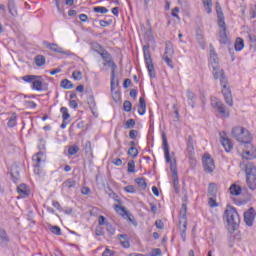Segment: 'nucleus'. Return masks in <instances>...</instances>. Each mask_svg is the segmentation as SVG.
<instances>
[{
    "label": "nucleus",
    "instance_id": "47",
    "mask_svg": "<svg viewBox=\"0 0 256 256\" xmlns=\"http://www.w3.org/2000/svg\"><path fill=\"white\" fill-rule=\"evenodd\" d=\"M123 109L126 111V113H130L131 109H133V104H131V101L126 100L123 103Z\"/></svg>",
    "mask_w": 256,
    "mask_h": 256
},
{
    "label": "nucleus",
    "instance_id": "8",
    "mask_svg": "<svg viewBox=\"0 0 256 256\" xmlns=\"http://www.w3.org/2000/svg\"><path fill=\"white\" fill-rule=\"evenodd\" d=\"M211 105L213 109H216V111L221 115V117L227 118L229 117V110L225 107V104L217 98L211 99Z\"/></svg>",
    "mask_w": 256,
    "mask_h": 256
},
{
    "label": "nucleus",
    "instance_id": "36",
    "mask_svg": "<svg viewBox=\"0 0 256 256\" xmlns=\"http://www.w3.org/2000/svg\"><path fill=\"white\" fill-rule=\"evenodd\" d=\"M35 65L36 67H43V65H45V56L37 55L35 57Z\"/></svg>",
    "mask_w": 256,
    "mask_h": 256
},
{
    "label": "nucleus",
    "instance_id": "33",
    "mask_svg": "<svg viewBox=\"0 0 256 256\" xmlns=\"http://www.w3.org/2000/svg\"><path fill=\"white\" fill-rule=\"evenodd\" d=\"M60 87H62V89H73L74 85H73V83L70 80L63 79L60 82Z\"/></svg>",
    "mask_w": 256,
    "mask_h": 256
},
{
    "label": "nucleus",
    "instance_id": "64",
    "mask_svg": "<svg viewBox=\"0 0 256 256\" xmlns=\"http://www.w3.org/2000/svg\"><path fill=\"white\" fill-rule=\"evenodd\" d=\"M102 256H113V251L110 249L106 248L104 252L102 253Z\"/></svg>",
    "mask_w": 256,
    "mask_h": 256
},
{
    "label": "nucleus",
    "instance_id": "51",
    "mask_svg": "<svg viewBox=\"0 0 256 256\" xmlns=\"http://www.w3.org/2000/svg\"><path fill=\"white\" fill-rule=\"evenodd\" d=\"M135 127V120L128 119L125 123V129H133Z\"/></svg>",
    "mask_w": 256,
    "mask_h": 256
},
{
    "label": "nucleus",
    "instance_id": "55",
    "mask_svg": "<svg viewBox=\"0 0 256 256\" xmlns=\"http://www.w3.org/2000/svg\"><path fill=\"white\" fill-rule=\"evenodd\" d=\"M107 223H109V222H107V218H105V216L98 217V225L100 227H103V225H107Z\"/></svg>",
    "mask_w": 256,
    "mask_h": 256
},
{
    "label": "nucleus",
    "instance_id": "17",
    "mask_svg": "<svg viewBox=\"0 0 256 256\" xmlns=\"http://www.w3.org/2000/svg\"><path fill=\"white\" fill-rule=\"evenodd\" d=\"M114 209H115L116 213H118L122 217H127L129 219V221H131V214L125 209V207H123L119 204H116L114 206Z\"/></svg>",
    "mask_w": 256,
    "mask_h": 256
},
{
    "label": "nucleus",
    "instance_id": "42",
    "mask_svg": "<svg viewBox=\"0 0 256 256\" xmlns=\"http://www.w3.org/2000/svg\"><path fill=\"white\" fill-rule=\"evenodd\" d=\"M220 42L227 43V28H224L219 33Z\"/></svg>",
    "mask_w": 256,
    "mask_h": 256
},
{
    "label": "nucleus",
    "instance_id": "45",
    "mask_svg": "<svg viewBox=\"0 0 256 256\" xmlns=\"http://www.w3.org/2000/svg\"><path fill=\"white\" fill-rule=\"evenodd\" d=\"M100 56L102 57V59L107 63L108 61H110L111 59V53H109L107 50H103L100 53Z\"/></svg>",
    "mask_w": 256,
    "mask_h": 256
},
{
    "label": "nucleus",
    "instance_id": "52",
    "mask_svg": "<svg viewBox=\"0 0 256 256\" xmlns=\"http://www.w3.org/2000/svg\"><path fill=\"white\" fill-rule=\"evenodd\" d=\"M128 173H135V161L131 160L128 162Z\"/></svg>",
    "mask_w": 256,
    "mask_h": 256
},
{
    "label": "nucleus",
    "instance_id": "37",
    "mask_svg": "<svg viewBox=\"0 0 256 256\" xmlns=\"http://www.w3.org/2000/svg\"><path fill=\"white\" fill-rule=\"evenodd\" d=\"M202 3L204 5V9L207 11V13H211L213 9V2L212 0H202Z\"/></svg>",
    "mask_w": 256,
    "mask_h": 256
},
{
    "label": "nucleus",
    "instance_id": "12",
    "mask_svg": "<svg viewBox=\"0 0 256 256\" xmlns=\"http://www.w3.org/2000/svg\"><path fill=\"white\" fill-rule=\"evenodd\" d=\"M210 63L213 69H217L219 66V57L217 56V52H215V48L210 44Z\"/></svg>",
    "mask_w": 256,
    "mask_h": 256
},
{
    "label": "nucleus",
    "instance_id": "46",
    "mask_svg": "<svg viewBox=\"0 0 256 256\" xmlns=\"http://www.w3.org/2000/svg\"><path fill=\"white\" fill-rule=\"evenodd\" d=\"M128 155H130V157H132L133 159H135V157H137V155H139V150H137L135 148V146H132L129 148L128 150Z\"/></svg>",
    "mask_w": 256,
    "mask_h": 256
},
{
    "label": "nucleus",
    "instance_id": "31",
    "mask_svg": "<svg viewBox=\"0 0 256 256\" xmlns=\"http://www.w3.org/2000/svg\"><path fill=\"white\" fill-rule=\"evenodd\" d=\"M186 95L188 97V104L193 108H195V93L191 92V90H187Z\"/></svg>",
    "mask_w": 256,
    "mask_h": 256
},
{
    "label": "nucleus",
    "instance_id": "60",
    "mask_svg": "<svg viewBox=\"0 0 256 256\" xmlns=\"http://www.w3.org/2000/svg\"><path fill=\"white\" fill-rule=\"evenodd\" d=\"M0 239H2V241H7V232L3 229H0Z\"/></svg>",
    "mask_w": 256,
    "mask_h": 256
},
{
    "label": "nucleus",
    "instance_id": "44",
    "mask_svg": "<svg viewBox=\"0 0 256 256\" xmlns=\"http://www.w3.org/2000/svg\"><path fill=\"white\" fill-rule=\"evenodd\" d=\"M94 13H102L105 15V13H109V9L103 7V6H97L93 8Z\"/></svg>",
    "mask_w": 256,
    "mask_h": 256
},
{
    "label": "nucleus",
    "instance_id": "10",
    "mask_svg": "<svg viewBox=\"0 0 256 256\" xmlns=\"http://www.w3.org/2000/svg\"><path fill=\"white\" fill-rule=\"evenodd\" d=\"M202 165L206 173H213V171H215V162L213 161V158H211V154H204Z\"/></svg>",
    "mask_w": 256,
    "mask_h": 256
},
{
    "label": "nucleus",
    "instance_id": "61",
    "mask_svg": "<svg viewBox=\"0 0 256 256\" xmlns=\"http://www.w3.org/2000/svg\"><path fill=\"white\" fill-rule=\"evenodd\" d=\"M138 132L137 130H130L129 137L130 139H137Z\"/></svg>",
    "mask_w": 256,
    "mask_h": 256
},
{
    "label": "nucleus",
    "instance_id": "3",
    "mask_svg": "<svg viewBox=\"0 0 256 256\" xmlns=\"http://www.w3.org/2000/svg\"><path fill=\"white\" fill-rule=\"evenodd\" d=\"M232 137H234V139L238 140L240 143H245L246 147H253L251 142H249L251 139L249 131L241 126H236L232 129Z\"/></svg>",
    "mask_w": 256,
    "mask_h": 256
},
{
    "label": "nucleus",
    "instance_id": "58",
    "mask_svg": "<svg viewBox=\"0 0 256 256\" xmlns=\"http://www.w3.org/2000/svg\"><path fill=\"white\" fill-rule=\"evenodd\" d=\"M161 255V249L159 248H154L152 249V251L150 252L149 256H159Z\"/></svg>",
    "mask_w": 256,
    "mask_h": 256
},
{
    "label": "nucleus",
    "instance_id": "62",
    "mask_svg": "<svg viewBox=\"0 0 256 256\" xmlns=\"http://www.w3.org/2000/svg\"><path fill=\"white\" fill-rule=\"evenodd\" d=\"M155 226L157 227V229H163L165 227V224H163V221L161 220H156Z\"/></svg>",
    "mask_w": 256,
    "mask_h": 256
},
{
    "label": "nucleus",
    "instance_id": "27",
    "mask_svg": "<svg viewBox=\"0 0 256 256\" xmlns=\"http://www.w3.org/2000/svg\"><path fill=\"white\" fill-rule=\"evenodd\" d=\"M62 187L63 189H73L77 187V182H75L73 179H67L62 183Z\"/></svg>",
    "mask_w": 256,
    "mask_h": 256
},
{
    "label": "nucleus",
    "instance_id": "57",
    "mask_svg": "<svg viewBox=\"0 0 256 256\" xmlns=\"http://www.w3.org/2000/svg\"><path fill=\"white\" fill-rule=\"evenodd\" d=\"M72 77L75 81H81L82 76H81V71H74L72 73Z\"/></svg>",
    "mask_w": 256,
    "mask_h": 256
},
{
    "label": "nucleus",
    "instance_id": "63",
    "mask_svg": "<svg viewBox=\"0 0 256 256\" xmlns=\"http://www.w3.org/2000/svg\"><path fill=\"white\" fill-rule=\"evenodd\" d=\"M177 13H179V7H175L172 10V17H176V19H179V15Z\"/></svg>",
    "mask_w": 256,
    "mask_h": 256
},
{
    "label": "nucleus",
    "instance_id": "29",
    "mask_svg": "<svg viewBox=\"0 0 256 256\" xmlns=\"http://www.w3.org/2000/svg\"><path fill=\"white\" fill-rule=\"evenodd\" d=\"M242 191H243V189L241 188V186H239L237 184H232L230 186L231 195L239 196L242 193Z\"/></svg>",
    "mask_w": 256,
    "mask_h": 256
},
{
    "label": "nucleus",
    "instance_id": "28",
    "mask_svg": "<svg viewBox=\"0 0 256 256\" xmlns=\"http://www.w3.org/2000/svg\"><path fill=\"white\" fill-rule=\"evenodd\" d=\"M208 197H217V184L210 183L208 185Z\"/></svg>",
    "mask_w": 256,
    "mask_h": 256
},
{
    "label": "nucleus",
    "instance_id": "38",
    "mask_svg": "<svg viewBox=\"0 0 256 256\" xmlns=\"http://www.w3.org/2000/svg\"><path fill=\"white\" fill-rule=\"evenodd\" d=\"M23 81H25L26 83H32L33 81H35V79H41V76H37V75H26L22 77Z\"/></svg>",
    "mask_w": 256,
    "mask_h": 256
},
{
    "label": "nucleus",
    "instance_id": "6",
    "mask_svg": "<svg viewBox=\"0 0 256 256\" xmlns=\"http://www.w3.org/2000/svg\"><path fill=\"white\" fill-rule=\"evenodd\" d=\"M222 87V95L224 97V101L226 105L229 107H233V95L231 94V88L229 87V81L227 78H222V82H220Z\"/></svg>",
    "mask_w": 256,
    "mask_h": 256
},
{
    "label": "nucleus",
    "instance_id": "34",
    "mask_svg": "<svg viewBox=\"0 0 256 256\" xmlns=\"http://www.w3.org/2000/svg\"><path fill=\"white\" fill-rule=\"evenodd\" d=\"M91 49H93V51H95L96 53H98V55H101L102 51L105 49L103 48V46H101V44L97 43V42H92L91 43Z\"/></svg>",
    "mask_w": 256,
    "mask_h": 256
},
{
    "label": "nucleus",
    "instance_id": "49",
    "mask_svg": "<svg viewBox=\"0 0 256 256\" xmlns=\"http://www.w3.org/2000/svg\"><path fill=\"white\" fill-rule=\"evenodd\" d=\"M217 197H213V196H210V198L208 199V205L209 207H218L219 204H217Z\"/></svg>",
    "mask_w": 256,
    "mask_h": 256
},
{
    "label": "nucleus",
    "instance_id": "18",
    "mask_svg": "<svg viewBox=\"0 0 256 256\" xmlns=\"http://www.w3.org/2000/svg\"><path fill=\"white\" fill-rule=\"evenodd\" d=\"M118 239L120 241V245H122L124 249H129V247H131L129 236H127V234H119Z\"/></svg>",
    "mask_w": 256,
    "mask_h": 256
},
{
    "label": "nucleus",
    "instance_id": "39",
    "mask_svg": "<svg viewBox=\"0 0 256 256\" xmlns=\"http://www.w3.org/2000/svg\"><path fill=\"white\" fill-rule=\"evenodd\" d=\"M60 112L62 113L63 121H67L71 117V114H69V110L67 109V107H61Z\"/></svg>",
    "mask_w": 256,
    "mask_h": 256
},
{
    "label": "nucleus",
    "instance_id": "30",
    "mask_svg": "<svg viewBox=\"0 0 256 256\" xmlns=\"http://www.w3.org/2000/svg\"><path fill=\"white\" fill-rule=\"evenodd\" d=\"M8 9H9V13L12 15V17H17L18 13H17V7L15 6V2L9 1Z\"/></svg>",
    "mask_w": 256,
    "mask_h": 256
},
{
    "label": "nucleus",
    "instance_id": "14",
    "mask_svg": "<svg viewBox=\"0 0 256 256\" xmlns=\"http://www.w3.org/2000/svg\"><path fill=\"white\" fill-rule=\"evenodd\" d=\"M43 44L45 45L46 49H50V51H54V53H61L64 55L65 51H63V48L59 47L56 43H49L47 41H44Z\"/></svg>",
    "mask_w": 256,
    "mask_h": 256
},
{
    "label": "nucleus",
    "instance_id": "1",
    "mask_svg": "<svg viewBox=\"0 0 256 256\" xmlns=\"http://www.w3.org/2000/svg\"><path fill=\"white\" fill-rule=\"evenodd\" d=\"M162 143L164 147V155L166 163H170V171L172 172L173 187L175 193H179V176L177 175V164L171 162V155L169 154V144L167 143V136L162 133Z\"/></svg>",
    "mask_w": 256,
    "mask_h": 256
},
{
    "label": "nucleus",
    "instance_id": "5",
    "mask_svg": "<svg viewBox=\"0 0 256 256\" xmlns=\"http://www.w3.org/2000/svg\"><path fill=\"white\" fill-rule=\"evenodd\" d=\"M150 46L146 44L143 46L144 61L148 69V73L151 79H155L157 74L155 73V66L153 65V59L151 58Z\"/></svg>",
    "mask_w": 256,
    "mask_h": 256
},
{
    "label": "nucleus",
    "instance_id": "41",
    "mask_svg": "<svg viewBox=\"0 0 256 256\" xmlns=\"http://www.w3.org/2000/svg\"><path fill=\"white\" fill-rule=\"evenodd\" d=\"M17 125V113H13L8 120V127H15Z\"/></svg>",
    "mask_w": 256,
    "mask_h": 256
},
{
    "label": "nucleus",
    "instance_id": "9",
    "mask_svg": "<svg viewBox=\"0 0 256 256\" xmlns=\"http://www.w3.org/2000/svg\"><path fill=\"white\" fill-rule=\"evenodd\" d=\"M108 65V67H111L112 71H111V92L113 93V91H115V89H117V87L119 86V80L115 79V69H117V64H115V62H113L112 59L108 60L106 63H104V66Z\"/></svg>",
    "mask_w": 256,
    "mask_h": 256
},
{
    "label": "nucleus",
    "instance_id": "13",
    "mask_svg": "<svg viewBox=\"0 0 256 256\" xmlns=\"http://www.w3.org/2000/svg\"><path fill=\"white\" fill-rule=\"evenodd\" d=\"M17 193L20 195L22 199H25V197H29V193H31V190L28 186H26V184H20L17 187Z\"/></svg>",
    "mask_w": 256,
    "mask_h": 256
},
{
    "label": "nucleus",
    "instance_id": "32",
    "mask_svg": "<svg viewBox=\"0 0 256 256\" xmlns=\"http://www.w3.org/2000/svg\"><path fill=\"white\" fill-rule=\"evenodd\" d=\"M234 47L235 51H243V48L245 47V42L242 38H237Z\"/></svg>",
    "mask_w": 256,
    "mask_h": 256
},
{
    "label": "nucleus",
    "instance_id": "50",
    "mask_svg": "<svg viewBox=\"0 0 256 256\" xmlns=\"http://www.w3.org/2000/svg\"><path fill=\"white\" fill-rule=\"evenodd\" d=\"M50 231L54 235H61V228L59 226H50Z\"/></svg>",
    "mask_w": 256,
    "mask_h": 256
},
{
    "label": "nucleus",
    "instance_id": "24",
    "mask_svg": "<svg viewBox=\"0 0 256 256\" xmlns=\"http://www.w3.org/2000/svg\"><path fill=\"white\" fill-rule=\"evenodd\" d=\"M180 235L182 241H187V222H181L180 224Z\"/></svg>",
    "mask_w": 256,
    "mask_h": 256
},
{
    "label": "nucleus",
    "instance_id": "16",
    "mask_svg": "<svg viewBox=\"0 0 256 256\" xmlns=\"http://www.w3.org/2000/svg\"><path fill=\"white\" fill-rule=\"evenodd\" d=\"M221 144L227 153L233 151V143L229 138H226L221 134Z\"/></svg>",
    "mask_w": 256,
    "mask_h": 256
},
{
    "label": "nucleus",
    "instance_id": "2",
    "mask_svg": "<svg viewBox=\"0 0 256 256\" xmlns=\"http://www.w3.org/2000/svg\"><path fill=\"white\" fill-rule=\"evenodd\" d=\"M224 216L226 217V221L229 227H231L233 231H235L241 223V217H239L237 209H235V207L233 206H227L224 212Z\"/></svg>",
    "mask_w": 256,
    "mask_h": 256
},
{
    "label": "nucleus",
    "instance_id": "7",
    "mask_svg": "<svg viewBox=\"0 0 256 256\" xmlns=\"http://www.w3.org/2000/svg\"><path fill=\"white\" fill-rule=\"evenodd\" d=\"M175 55V50H173V45L171 43H166L165 52L162 56L163 61L166 62L170 69H174L173 56Z\"/></svg>",
    "mask_w": 256,
    "mask_h": 256
},
{
    "label": "nucleus",
    "instance_id": "53",
    "mask_svg": "<svg viewBox=\"0 0 256 256\" xmlns=\"http://www.w3.org/2000/svg\"><path fill=\"white\" fill-rule=\"evenodd\" d=\"M106 231H108L109 235H115V228L111 223H106Z\"/></svg>",
    "mask_w": 256,
    "mask_h": 256
},
{
    "label": "nucleus",
    "instance_id": "11",
    "mask_svg": "<svg viewBox=\"0 0 256 256\" xmlns=\"http://www.w3.org/2000/svg\"><path fill=\"white\" fill-rule=\"evenodd\" d=\"M255 216H256L255 208L251 207L250 209H248V211L244 213V223H246L248 227H253Z\"/></svg>",
    "mask_w": 256,
    "mask_h": 256
},
{
    "label": "nucleus",
    "instance_id": "56",
    "mask_svg": "<svg viewBox=\"0 0 256 256\" xmlns=\"http://www.w3.org/2000/svg\"><path fill=\"white\" fill-rule=\"evenodd\" d=\"M250 47H256V36L253 34L248 35Z\"/></svg>",
    "mask_w": 256,
    "mask_h": 256
},
{
    "label": "nucleus",
    "instance_id": "54",
    "mask_svg": "<svg viewBox=\"0 0 256 256\" xmlns=\"http://www.w3.org/2000/svg\"><path fill=\"white\" fill-rule=\"evenodd\" d=\"M95 233L97 237H103V235H105V230L103 229V227L98 226L96 227Z\"/></svg>",
    "mask_w": 256,
    "mask_h": 256
},
{
    "label": "nucleus",
    "instance_id": "15",
    "mask_svg": "<svg viewBox=\"0 0 256 256\" xmlns=\"http://www.w3.org/2000/svg\"><path fill=\"white\" fill-rule=\"evenodd\" d=\"M32 161L34 162V167L39 169L41 167V162L45 161V154L43 152H38L32 157Z\"/></svg>",
    "mask_w": 256,
    "mask_h": 256
},
{
    "label": "nucleus",
    "instance_id": "26",
    "mask_svg": "<svg viewBox=\"0 0 256 256\" xmlns=\"http://www.w3.org/2000/svg\"><path fill=\"white\" fill-rule=\"evenodd\" d=\"M256 151L255 150H244L242 153V159L251 160L255 159Z\"/></svg>",
    "mask_w": 256,
    "mask_h": 256
},
{
    "label": "nucleus",
    "instance_id": "35",
    "mask_svg": "<svg viewBox=\"0 0 256 256\" xmlns=\"http://www.w3.org/2000/svg\"><path fill=\"white\" fill-rule=\"evenodd\" d=\"M135 183L140 187V189H143V191L147 189V182L145 181V178H136Z\"/></svg>",
    "mask_w": 256,
    "mask_h": 256
},
{
    "label": "nucleus",
    "instance_id": "4",
    "mask_svg": "<svg viewBox=\"0 0 256 256\" xmlns=\"http://www.w3.org/2000/svg\"><path fill=\"white\" fill-rule=\"evenodd\" d=\"M245 173H246V183L251 189V191H255L256 189V167L255 165L248 163L246 164L245 168Z\"/></svg>",
    "mask_w": 256,
    "mask_h": 256
},
{
    "label": "nucleus",
    "instance_id": "40",
    "mask_svg": "<svg viewBox=\"0 0 256 256\" xmlns=\"http://www.w3.org/2000/svg\"><path fill=\"white\" fill-rule=\"evenodd\" d=\"M87 103L92 111V113H95L93 110L95 109V107H97V104L95 103V97L93 96H89L87 98Z\"/></svg>",
    "mask_w": 256,
    "mask_h": 256
},
{
    "label": "nucleus",
    "instance_id": "43",
    "mask_svg": "<svg viewBox=\"0 0 256 256\" xmlns=\"http://www.w3.org/2000/svg\"><path fill=\"white\" fill-rule=\"evenodd\" d=\"M84 151L86 155H93V148L91 147V141H86Z\"/></svg>",
    "mask_w": 256,
    "mask_h": 256
},
{
    "label": "nucleus",
    "instance_id": "19",
    "mask_svg": "<svg viewBox=\"0 0 256 256\" xmlns=\"http://www.w3.org/2000/svg\"><path fill=\"white\" fill-rule=\"evenodd\" d=\"M181 223H187V203H183L180 209L179 225Z\"/></svg>",
    "mask_w": 256,
    "mask_h": 256
},
{
    "label": "nucleus",
    "instance_id": "20",
    "mask_svg": "<svg viewBox=\"0 0 256 256\" xmlns=\"http://www.w3.org/2000/svg\"><path fill=\"white\" fill-rule=\"evenodd\" d=\"M213 77L214 79H220V83H222L223 78L227 79L225 71L221 70L219 66H216V69H213Z\"/></svg>",
    "mask_w": 256,
    "mask_h": 256
},
{
    "label": "nucleus",
    "instance_id": "23",
    "mask_svg": "<svg viewBox=\"0 0 256 256\" xmlns=\"http://www.w3.org/2000/svg\"><path fill=\"white\" fill-rule=\"evenodd\" d=\"M187 152L190 157H193V155L195 154V148L193 146V137L192 136L188 137Z\"/></svg>",
    "mask_w": 256,
    "mask_h": 256
},
{
    "label": "nucleus",
    "instance_id": "48",
    "mask_svg": "<svg viewBox=\"0 0 256 256\" xmlns=\"http://www.w3.org/2000/svg\"><path fill=\"white\" fill-rule=\"evenodd\" d=\"M68 153H69V155H77V153H79V146H77V145L70 146L68 148Z\"/></svg>",
    "mask_w": 256,
    "mask_h": 256
},
{
    "label": "nucleus",
    "instance_id": "21",
    "mask_svg": "<svg viewBox=\"0 0 256 256\" xmlns=\"http://www.w3.org/2000/svg\"><path fill=\"white\" fill-rule=\"evenodd\" d=\"M217 15H218V25L221 29H226L225 27V16L223 15V11L221 7L216 8Z\"/></svg>",
    "mask_w": 256,
    "mask_h": 256
},
{
    "label": "nucleus",
    "instance_id": "22",
    "mask_svg": "<svg viewBox=\"0 0 256 256\" xmlns=\"http://www.w3.org/2000/svg\"><path fill=\"white\" fill-rule=\"evenodd\" d=\"M32 89L34 91H42L43 90V80L41 78H36L32 83Z\"/></svg>",
    "mask_w": 256,
    "mask_h": 256
},
{
    "label": "nucleus",
    "instance_id": "25",
    "mask_svg": "<svg viewBox=\"0 0 256 256\" xmlns=\"http://www.w3.org/2000/svg\"><path fill=\"white\" fill-rule=\"evenodd\" d=\"M146 111H147V104L145 103V98L140 97L138 113H139V115H143Z\"/></svg>",
    "mask_w": 256,
    "mask_h": 256
},
{
    "label": "nucleus",
    "instance_id": "59",
    "mask_svg": "<svg viewBox=\"0 0 256 256\" xmlns=\"http://www.w3.org/2000/svg\"><path fill=\"white\" fill-rule=\"evenodd\" d=\"M124 191H126V193H135V186L128 185V186L124 187Z\"/></svg>",
    "mask_w": 256,
    "mask_h": 256
}]
</instances>
